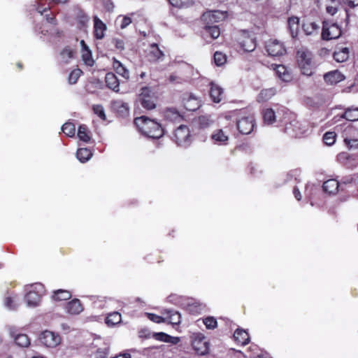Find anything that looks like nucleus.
<instances>
[{
	"label": "nucleus",
	"instance_id": "1",
	"mask_svg": "<svg viewBox=\"0 0 358 358\" xmlns=\"http://www.w3.org/2000/svg\"><path fill=\"white\" fill-rule=\"evenodd\" d=\"M134 122L138 130L148 138L158 139L164 135L162 125L145 115L136 117Z\"/></svg>",
	"mask_w": 358,
	"mask_h": 358
},
{
	"label": "nucleus",
	"instance_id": "2",
	"mask_svg": "<svg viewBox=\"0 0 358 358\" xmlns=\"http://www.w3.org/2000/svg\"><path fill=\"white\" fill-rule=\"evenodd\" d=\"M296 61L302 74L311 76L314 73L316 64L313 54L310 50H298L296 52Z\"/></svg>",
	"mask_w": 358,
	"mask_h": 358
},
{
	"label": "nucleus",
	"instance_id": "3",
	"mask_svg": "<svg viewBox=\"0 0 358 358\" xmlns=\"http://www.w3.org/2000/svg\"><path fill=\"white\" fill-rule=\"evenodd\" d=\"M236 116V124L238 131L242 134H250L255 127V117L252 114L245 115L243 113H234Z\"/></svg>",
	"mask_w": 358,
	"mask_h": 358
},
{
	"label": "nucleus",
	"instance_id": "4",
	"mask_svg": "<svg viewBox=\"0 0 358 358\" xmlns=\"http://www.w3.org/2000/svg\"><path fill=\"white\" fill-rule=\"evenodd\" d=\"M342 35V29L332 20H323L321 38L323 41H331L338 38Z\"/></svg>",
	"mask_w": 358,
	"mask_h": 358
},
{
	"label": "nucleus",
	"instance_id": "5",
	"mask_svg": "<svg viewBox=\"0 0 358 358\" xmlns=\"http://www.w3.org/2000/svg\"><path fill=\"white\" fill-rule=\"evenodd\" d=\"M172 139L180 146H187L191 143V134L187 126L181 124L173 132Z\"/></svg>",
	"mask_w": 358,
	"mask_h": 358
},
{
	"label": "nucleus",
	"instance_id": "6",
	"mask_svg": "<svg viewBox=\"0 0 358 358\" xmlns=\"http://www.w3.org/2000/svg\"><path fill=\"white\" fill-rule=\"evenodd\" d=\"M237 48L239 51L252 52L256 48V41L247 31H243L237 38Z\"/></svg>",
	"mask_w": 358,
	"mask_h": 358
},
{
	"label": "nucleus",
	"instance_id": "7",
	"mask_svg": "<svg viewBox=\"0 0 358 358\" xmlns=\"http://www.w3.org/2000/svg\"><path fill=\"white\" fill-rule=\"evenodd\" d=\"M192 346L199 355H204L208 352L209 343L201 334H194L192 337Z\"/></svg>",
	"mask_w": 358,
	"mask_h": 358
},
{
	"label": "nucleus",
	"instance_id": "8",
	"mask_svg": "<svg viewBox=\"0 0 358 358\" xmlns=\"http://www.w3.org/2000/svg\"><path fill=\"white\" fill-rule=\"evenodd\" d=\"M41 343L48 348H55L60 344L62 338L59 334L51 331H43L39 336Z\"/></svg>",
	"mask_w": 358,
	"mask_h": 358
},
{
	"label": "nucleus",
	"instance_id": "9",
	"mask_svg": "<svg viewBox=\"0 0 358 358\" xmlns=\"http://www.w3.org/2000/svg\"><path fill=\"white\" fill-rule=\"evenodd\" d=\"M138 101L142 107L146 110H152L156 106L154 96L150 89L148 87H145L141 89V92L139 94Z\"/></svg>",
	"mask_w": 358,
	"mask_h": 358
},
{
	"label": "nucleus",
	"instance_id": "10",
	"mask_svg": "<svg viewBox=\"0 0 358 358\" xmlns=\"http://www.w3.org/2000/svg\"><path fill=\"white\" fill-rule=\"evenodd\" d=\"M266 50L271 57H278L286 52V49L282 43L276 39H271L266 43Z\"/></svg>",
	"mask_w": 358,
	"mask_h": 358
},
{
	"label": "nucleus",
	"instance_id": "11",
	"mask_svg": "<svg viewBox=\"0 0 358 358\" xmlns=\"http://www.w3.org/2000/svg\"><path fill=\"white\" fill-rule=\"evenodd\" d=\"M146 57L150 62H158L164 59V53L157 43H153L146 50Z\"/></svg>",
	"mask_w": 358,
	"mask_h": 358
},
{
	"label": "nucleus",
	"instance_id": "12",
	"mask_svg": "<svg viewBox=\"0 0 358 358\" xmlns=\"http://www.w3.org/2000/svg\"><path fill=\"white\" fill-rule=\"evenodd\" d=\"M111 108L117 117L124 118L129 115V105L122 100L112 101Z\"/></svg>",
	"mask_w": 358,
	"mask_h": 358
},
{
	"label": "nucleus",
	"instance_id": "13",
	"mask_svg": "<svg viewBox=\"0 0 358 358\" xmlns=\"http://www.w3.org/2000/svg\"><path fill=\"white\" fill-rule=\"evenodd\" d=\"M184 108L187 111H195L201 106L199 100L192 94H185L182 99Z\"/></svg>",
	"mask_w": 358,
	"mask_h": 358
},
{
	"label": "nucleus",
	"instance_id": "14",
	"mask_svg": "<svg viewBox=\"0 0 358 358\" xmlns=\"http://www.w3.org/2000/svg\"><path fill=\"white\" fill-rule=\"evenodd\" d=\"M345 78V76L338 70L328 72L324 75V80L325 83L331 85H335L344 80Z\"/></svg>",
	"mask_w": 358,
	"mask_h": 358
},
{
	"label": "nucleus",
	"instance_id": "15",
	"mask_svg": "<svg viewBox=\"0 0 358 358\" xmlns=\"http://www.w3.org/2000/svg\"><path fill=\"white\" fill-rule=\"evenodd\" d=\"M106 25L97 16L94 17V36L96 39L100 40L103 38L105 31H106Z\"/></svg>",
	"mask_w": 358,
	"mask_h": 358
},
{
	"label": "nucleus",
	"instance_id": "16",
	"mask_svg": "<svg viewBox=\"0 0 358 358\" xmlns=\"http://www.w3.org/2000/svg\"><path fill=\"white\" fill-rule=\"evenodd\" d=\"M164 119L170 122L180 123L183 120V116L173 108H166L164 112Z\"/></svg>",
	"mask_w": 358,
	"mask_h": 358
},
{
	"label": "nucleus",
	"instance_id": "17",
	"mask_svg": "<svg viewBox=\"0 0 358 358\" xmlns=\"http://www.w3.org/2000/svg\"><path fill=\"white\" fill-rule=\"evenodd\" d=\"M105 83L109 89L118 92L120 91V81L115 74L113 72H108L105 76Z\"/></svg>",
	"mask_w": 358,
	"mask_h": 358
},
{
	"label": "nucleus",
	"instance_id": "18",
	"mask_svg": "<svg viewBox=\"0 0 358 358\" xmlns=\"http://www.w3.org/2000/svg\"><path fill=\"white\" fill-rule=\"evenodd\" d=\"M113 69L116 73L122 76L126 80H128L130 78L129 71L116 58H113Z\"/></svg>",
	"mask_w": 358,
	"mask_h": 358
},
{
	"label": "nucleus",
	"instance_id": "19",
	"mask_svg": "<svg viewBox=\"0 0 358 358\" xmlns=\"http://www.w3.org/2000/svg\"><path fill=\"white\" fill-rule=\"evenodd\" d=\"M234 339L235 342L241 345H245L250 342L248 333L242 329H237L234 333Z\"/></svg>",
	"mask_w": 358,
	"mask_h": 358
},
{
	"label": "nucleus",
	"instance_id": "20",
	"mask_svg": "<svg viewBox=\"0 0 358 358\" xmlns=\"http://www.w3.org/2000/svg\"><path fill=\"white\" fill-rule=\"evenodd\" d=\"M287 27L291 36L296 38L299 32V18L296 16L289 17L287 20Z\"/></svg>",
	"mask_w": 358,
	"mask_h": 358
},
{
	"label": "nucleus",
	"instance_id": "21",
	"mask_svg": "<svg viewBox=\"0 0 358 358\" xmlns=\"http://www.w3.org/2000/svg\"><path fill=\"white\" fill-rule=\"evenodd\" d=\"M24 298L29 306L34 307L39 304L41 299V294L33 289L27 293Z\"/></svg>",
	"mask_w": 358,
	"mask_h": 358
},
{
	"label": "nucleus",
	"instance_id": "22",
	"mask_svg": "<svg viewBox=\"0 0 358 358\" xmlns=\"http://www.w3.org/2000/svg\"><path fill=\"white\" fill-rule=\"evenodd\" d=\"M80 43L83 46L82 59L84 64L88 66H93L94 64V60L92 58L91 50L83 40L81 41Z\"/></svg>",
	"mask_w": 358,
	"mask_h": 358
},
{
	"label": "nucleus",
	"instance_id": "23",
	"mask_svg": "<svg viewBox=\"0 0 358 358\" xmlns=\"http://www.w3.org/2000/svg\"><path fill=\"white\" fill-rule=\"evenodd\" d=\"M302 29L307 36H316L319 33L320 26L315 22L307 20L302 24Z\"/></svg>",
	"mask_w": 358,
	"mask_h": 358
},
{
	"label": "nucleus",
	"instance_id": "24",
	"mask_svg": "<svg viewBox=\"0 0 358 358\" xmlns=\"http://www.w3.org/2000/svg\"><path fill=\"white\" fill-rule=\"evenodd\" d=\"M66 310L70 314L78 315L83 310V307L79 299H74L67 303Z\"/></svg>",
	"mask_w": 358,
	"mask_h": 358
},
{
	"label": "nucleus",
	"instance_id": "25",
	"mask_svg": "<svg viewBox=\"0 0 358 358\" xmlns=\"http://www.w3.org/2000/svg\"><path fill=\"white\" fill-rule=\"evenodd\" d=\"M349 55L350 50L348 48L337 46L333 57L337 62H343L348 59Z\"/></svg>",
	"mask_w": 358,
	"mask_h": 358
},
{
	"label": "nucleus",
	"instance_id": "26",
	"mask_svg": "<svg viewBox=\"0 0 358 358\" xmlns=\"http://www.w3.org/2000/svg\"><path fill=\"white\" fill-rule=\"evenodd\" d=\"M211 138L214 143L220 145H227L229 141L227 131H224L222 129L215 130L211 135Z\"/></svg>",
	"mask_w": 358,
	"mask_h": 358
},
{
	"label": "nucleus",
	"instance_id": "27",
	"mask_svg": "<svg viewBox=\"0 0 358 358\" xmlns=\"http://www.w3.org/2000/svg\"><path fill=\"white\" fill-rule=\"evenodd\" d=\"M152 337L157 341H163L174 345L178 344L180 341L179 337L171 336L164 332L154 333Z\"/></svg>",
	"mask_w": 358,
	"mask_h": 358
},
{
	"label": "nucleus",
	"instance_id": "28",
	"mask_svg": "<svg viewBox=\"0 0 358 358\" xmlns=\"http://www.w3.org/2000/svg\"><path fill=\"white\" fill-rule=\"evenodd\" d=\"M184 69H188L189 67L187 66V64L182 63L181 64V67L180 69L172 74H171L168 78L169 81L171 83H182L185 80L183 78L184 76Z\"/></svg>",
	"mask_w": 358,
	"mask_h": 358
},
{
	"label": "nucleus",
	"instance_id": "29",
	"mask_svg": "<svg viewBox=\"0 0 358 358\" xmlns=\"http://www.w3.org/2000/svg\"><path fill=\"white\" fill-rule=\"evenodd\" d=\"M164 314L166 322L173 325H178L181 322V315L179 312L173 310H166Z\"/></svg>",
	"mask_w": 358,
	"mask_h": 358
},
{
	"label": "nucleus",
	"instance_id": "30",
	"mask_svg": "<svg viewBox=\"0 0 358 358\" xmlns=\"http://www.w3.org/2000/svg\"><path fill=\"white\" fill-rule=\"evenodd\" d=\"M223 89L219 85L212 83L210 90V96L215 103H220L223 98Z\"/></svg>",
	"mask_w": 358,
	"mask_h": 358
},
{
	"label": "nucleus",
	"instance_id": "31",
	"mask_svg": "<svg viewBox=\"0 0 358 358\" xmlns=\"http://www.w3.org/2000/svg\"><path fill=\"white\" fill-rule=\"evenodd\" d=\"M339 187L338 182L335 179H329L325 181L322 185L324 192L332 194L337 192Z\"/></svg>",
	"mask_w": 358,
	"mask_h": 358
},
{
	"label": "nucleus",
	"instance_id": "32",
	"mask_svg": "<svg viewBox=\"0 0 358 358\" xmlns=\"http://www.w3.org/2000/svg\"><path fill=\"white\" fill-rule=\"evenodd\" d=\"M273 68L277 76L283 81H289L291 79V76L287 71V68L282 64H273Z\"/></svg>",
	"mask_w": 358,
	"mask_h": 358
},
{
	"label": "nucleus",
	"instance_id": "33",
	"mask_svg": "<svg viewBox=\"0 0 358 358\" xmlns=\"http://www.w3.org/2000/svg\"><path fill=\"white\" fill-rule=\"evenodd\" d=\"M72 294L70 291L66 289H57L53 292L52 298L54 301H66L71 298Z\"/></svg>",
	"mask_w": 358,
	"mask_h": 358
},
{
	"label": "nucleus",
	"instance_id": "34",
	"mask_svg": "<svg viewBox=\"0 0 358 358\" xmlns=\"http://www.w3.org/2000/svg\"><path fill=\"white\" fill-rule=\"evenodd\" d=\"M275 89L273 87L261 90L257 96L258 102H266L268 101L275 94Z\"/></svg>",
	"mask_w": 358,
	"mask_h": 358
},
{
	"label": "nucleus",
	"instance_id": "35",
	"mask_svg": "<svg viewBox=\"0 0 358 358\" xmlns=\"http://www.w3.org/2000/svg\"><path fill=\"white\" fill-rule=\"evenodd\" d=\"M341 117L348 121L355 122L358 120V108H349L345 110Z\"/></svg>",
	"mask_w": 358,
	"mask_h": 358
},
{
	"label": "nucleus",
	"instance_id": "36",
	"mask_svg": "<svg viewBox=\"0 0 358 358\" xmlns=\"http://www.w3.org/2000/svg\"><path fill=\"white\" fill-rule=\"evenodd\" d=\"M76 156L80 162L85 163L91 158L92 153V151L88 148H79L77 150Z\"/></svg>",
	"mask_w": 358,
	"mask_h": 358
},
{
	"label": "nucleus",
	"instance_id": "37",
	"mask_svg": "<svg viewBox=\"0 0 358 358\" xmlns=\"http://www.w3.org/2000/svg\"><path fill=\"white\" fill-rule=\"evenodd\" d=\"M77 135L80 141L85 143L90 142L91 139L90 132L85 124L79 126Z\"/></svg>",
	"mask_w": 358,
	"mask_h": 358
},
{
	"label": "nucleus",
	"instance_id": "38",
	"mask_svg": "<svg viewBox=\"0 0 358 358\" xmlns=\"http://www.w3.org/2000/svg\"><path fill=\"white\" fill-rule=\"evenodd\" d=\"M122 320L121 314L118 312L109 313L106 317V324L108 326H114L119 324Z\"/></svg>",
	"mask_w": 358,
	"mask_h": 358
},
{
	"label": "nucleus",
	"instance_id": "39",
	"mask_svg": "<svg viewBox=\"0 0 358 358\" xmlns=\"http://www.w3.org/2000/svg\"><path fill=\"white\" fill-rule=\"evenodd\" d=\"M263 120L265 124H272L275 122V114L272 108H266L262 111Z\"/></svg>",
	"mask_w": 358,
	"mask_h": 358
},
{
	"label": "nucleus",
	"instance_id": "40",
	"mask_svg": "<svg viewBox=\"0 0 358 358\" xmlns=\"http://www.w3.org/2000/svg\"><path fill=\"white\" fill-rule=\"evenodd\" d=\"M15 343L20 347L27 348L30 345V339L27 334H19L15 337Z\"/></svg>",
	"mask_w": 358,
	"mask_h": 358
},
{
	"label": "nucleus",
	"instance_id": "41",
	"mask_svg": "<svg viewBox=\"0 0 358 358\" xmlns=\"http://www.w3.org/2000/svg\"><path fill=\"white\" fill-rule=\"evenodd\" d=\"M197 122L199 129H205L213 124V120H212L209 116L201 115L199 117Z\"/></svg>",
	"mask_w": 358,
	"mask_h": 358
},
{
	"label": "nucleus",
	"instance_id": "42",
	"mask_svg": "<svg viewBox=\"0 0 358 358\" xmlns=\"http://www.w3.org/2000/svg\"><path fill=\"white\" fill-rule=\"evenodd\" d=\"M169 3L176 8H183L192 6L194 0H168Z\"/></svg>",
	"mask_w": 358,
	"mask_h": 358
},
{
	"label": "nucleus",
	"instance_id": "43",
	"mask_svg": "<svg viewBox=\"0 0 358 358\" xmlns=\"http://www.w3.org/2000/svg\"><path fill=\"white\" fill-rule=\"evenodd\" d=\"M204 29L212 39H216L220 35V29L218 26H210L206 24L204 27Z\"/></svg>",
	"mask_w": 358,
	"mask_h": 358
},
{
	"label": "nucleus",
	"instance_id": "44",
	"mask_svg": "<svg viewBox=\"0 0 358 358\" xmlns=\"http://www.w3.org/2000/svg\"><path fill=\"white\" fill-rule=\"evenodd\" d=\"M62 130L67 136L73 137L75 135L76 127L73 123L67 122L62 125Z\"/></svg>",
	"mask_w": 358,
	"mask_h": 358
},
{
	"label": "nucleus",
	"instance_id": "45",
	"mask_svg": "<svg viewBox=\"0 0 358 358\" xmlns=\"http://www.w3.org/2000/svg\"><path fill=\"white\" fill-rule=\"evenodd\" d=\"M61 57L64 63H68L74 56V52L69 46L65 47L60 52Z\"/></svg>",
	"mask_w": 358,
	"mask_h": 358
},
{
	"label": "nucleus",
	"instance_id": "46",
	"mask_svg": "<svg viewBox=\"0 0 358 358\" xmlns=\"http://www.w3.org/2000/svg\"><path fill=\"white\" fill-rule=\"evenodd\" d=\"M214 62L216 66H220L227 62V56L222 52L216 51L213 56Z\"/></svg>",
	"mask_w": 358,
	"mask_h": 358
},
{
	"label": "nucleus",
	"instance_id": "47",
	"mask_svg": "<svg viewBox=\"0 0 358 358\" xmlns=\"http://www.w3.org/2000/svg\"><path fill=\"white\" fill-rule=\"evenodd\" d=\"M83 74V71L80 69H73L68 77V82L71 85L76 84L78 78Z\"/></svg>",
	"mask_w": 358,
	"mask_h": 358
},
{
	"label": "nucleus",
	"instance_id": "48",
	"mask_svg": "<svg viewBox=\"0 0 358 358\" xmlns=\"http://www.w3.org/2000/svg\"><path fill=\"white\" fill-rule=\"evenodd\" d=\"M336 137L334 131H327L323 136V141L327 145H332L335 143Z\"/></svg>",
	"mask_w": 358,
	"mask_h": 358
},
{
	"label": "nucleus",
	"instance_id": "49",
	"mask_svg": "<svg viewBox=\"0 0 358 358\" xmlns=\"http://www.w3.org/2000/svg\"><path fill=\"white\" fill-rule=\"evenodd\" d=\"M116 22H120V28L124 29L132 22V20L128 16L119 15L117 17Z\"/></svg>",
	"mask_w": 358,
	"mask_h": 358
},
{
	"label": "nucleus",
	"instance_id": "50",
	"mask_svg": "<svg viewBox=\"0 0 358 358\" xmlns=\"http://www.w3.org/2000/svg\"><path fill=\"white\" fill-rule=\"evenodd\" d=\"M344 143L349 150L358 148V138L345 137Z\"/></svg>",
	"mask_w": 358,
	"mask_h": 358
},
{
	"label": "nucleus",
	"instance_id": "51",
	"mask_svg": "<svg viewBox=\"0 0 358 358\" xmlns=\"http://www.w3.org/2000/svg\"><path fill=\"white\" fill-rule=\"evenodd\" d=\"M94 113L99 116V117L103 120H106V115L103 107L101 105H94L93 106Z\"/></svg>",
	"mask_w": 358,
	"mask_h": 358
},
{
	"label": "nucleus",
	"instance_id": "52",
	"mask_svg": "<svg viewBox=\"0 0 358 358\" xmlns=\"http://www.w3.org/2000/svg\"><path fill=\"white\" fill-rule=\"evenodd\" d=\"M215 11H209L207 13H205L201 16V20L203 22H206L207 23L209 22H216L215 20Z\"/></svg>",
	"mask_w": 358,
	"mask_h": 358
},
{
	"label": "nucleus",
	"instance_id": "53",
	"mask_svg": "<svg viewBox=\"0 0 358 358\" xmlns=\"http://www.w3.org/2000/svg\"><path fill=\"white\" fill-rule=\"evenodd\" d=\"M203 323L207 329H213L217 327V320L213 317H208L203 320Z\"/></svg>",
	"mask_w": 358,
	"mask_h": 358
},
{
	"label": "nucleus",
	"instance_id": "54",
	"mask_svg": "<svg viewBox=\"0 0 358 358\" xmlns=\"http://www.w3.org/2000/svg\"><path fill=\"white\" fill-rule=\"evenodd\" d=\"M148 318L155 323L159 324L166 322V319L155 313H146Z\"/></svg>",
	"mask_w": 358,
	"mask_h": 358
},
{
	"label": "nucleus",
	"instance_id": "55",
	"mask_svg": "<svg viewBox=\"0 0 358 358\" xmlns=\"http://www.w3.org/2000/svg\"><path fill=\"white\" fill-rule=\"evenodd\" d=\"M101 3L107 12L110 13L113 11L115 5L112 0H101Z\"/></svg>",
	"mask_w": 358,
	"mask_h": 358
},
{
	"label": "nucleus",
	"instance_id": "56",
	"mask_svg": "<svg viewBox=\"0 0 358 358\" xmlns=\"http://www.w3.org/2000/svg\"><path fill=\"white\" fill-rule=\"evenodd\" d=\"M4 304L9 309L13 310L15 308V306L14 304V299L11 296H6L5 297Z\"/></svg>",
	"mask_w": 358,
	"mask_h": 358
},
{
	"label": "nucleus",
	"instance_id": "57",
	"mask_svg": "<svg viewBox=\"0 0 358 358\" xmlns=\"http://www.w3.org/2000/svg\"><path fill=\"white\" fill-rule=\"evenodd\" d=\"M46 1L47 0H39L36 10L41 14H43V13L49 10L51 8V6L50 4L48 7H43V2Z\"/></svg>",
	"mask_w": 358,
	"mask_h": 358
},
{
	"label": "nucleus",
	"instance_id": "58",
	"mask_svg": "<svg viewBox=\"0 0 358 358\" xmlns=\"http://www.w3.org/2000/svg\"><path fill=\"white\" fill-rule=\"evenodd\" d=\"M89 17L87 15H85L84 14L80 15L77 17V22L79 24H80L82 27L86 26V24L89 22Z\"/></svg>",
	"mask_w": 358,
	"mask_h": 358
},
{
	"label": "nucleus",
	"instance_id": "59",
	"mask_svg": "<svg viewBox=\"0 0 358 358\" xmlns=\"http://www.w3.org/2000/svg\"><path fill=\"white\" fill-rule=\"evenodd\" d=\"M343 3L350 8L358 6V0H343Z\"/></svg>",
	"mask_w": 358,
	"mask_h": 358
},
{
	"label": "nucleus",
	"instance_id": "60",
	"mask_svg": "<svg viewBox=\"0 0 358 358\" xmlns=\"http://www.w3.org/2000/svg\"><path fill=\"white\" fill-rule=\"evenodd\" d=\"M115 47L120 50L124 49V43L122 39H115Z\"/></svg>",
	"mask_w": 358,
	"mask_h": 358
},
{
	"label": "nucleus",
	"instance_id": "61",
	"mask_svg": "<svg viewBox=\"0 0 358 358\" xmlns=\"http://www.w3.org/2000/svg\"><path fill=\"white\" fill-rule=\"evenodd\" d=\"M45 16V19L48 23L52 24H57V20L54 15H52L51 14H46Z\"/></svg>",
	"mask_w": 358,
	"mask_h": 358
},
{
	"label": "nucleus",
	"instance_id": "62",
	"mask_svg": "<svg viewBox=\"0 0 358 358\" xmlns=\"http://www.w3.org/2000/svg\"><path fill=\"white\" fill-rule=\"evenodd\" d=\"M326 10H327V12L329 14L331 15H335V14L337 13V11H338L337 8H336V7H335V6H327Z\"/></svg>",
	"mask_w": 358,
	"mask_h": 358
},
{
	"label": "nucleus",
	"instance_id": "63",
	"mask_svg": "<svg viewBox=\"0 0 358 358\" xmlns=\"http://www.w3.org/2000/svg\"><path fill=\"white\" fill-rule=\"evenodd\" d=\"M293 194L294 195V197L298 200L300 201L301 199V194L298 187H294L293 189Z\"/></svg>",
	"mask_w": 358,
	"mask_h": 358
},
{
	"label": "nucleus",
	"instance_id": "64",
	"mask_svg": "<svg viewBox=\"0 0 358 358\" xmlns=\"http://www.w3.org/2000/svg\"><path fill=\"white\" fill-rule=\"evenodd\" d=\"M68 1V0H50V3H55V4H59V3H65Z\"/></svg>",
	"mask_w": 358,
	"mask_h": 358
}]
</instances>
